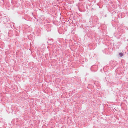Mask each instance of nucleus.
Listing matches in <instances>:
<instances>
[{
    "label": "nucleus",
    "instance_id": "nucleus-2",
    "mask_svg": "<svg viewBox=\"0 0 128 128\" xmlns=\"http://www.w3.org/2000/svg\"><path fill=\"white\" fill-rule=\"evenodd\" d=\"M17 79H18L17 78H15V80H16Z\"/></svg>",
    "mask_w": 128,
    "mask_h": 128
},
{
    "label": "nucleus",
    "instance_id": "nucleus-3",
    "mask_svg": "<svg viewBox=\"0 0 128 128\" xmlns=\"http://www.w3.org/2000/svg\"><path fill=\"white\" fill-rule=\"evenodd\" d=\"M114 64L115 65H116V64Z\"/></svg>",
    "mask_w": 128,
    "mask_h": 128
},
{
    "label": "nucleus",
    "instance_id": "nucleus-1",
    "mask_svg": "<svg viewBox=\"0 0 128 128\" xmlns=\"http://www.w3.org/2000/svg\"><path fill=\"white\" fill-rule=\"evenodd\" d=\"M119 55L120 57H122L123 56V54L122 52L120 53L119 54Z\"/></svg>",
    "mask_w": 128,
    "mask_h": 128
}]
</instances>
